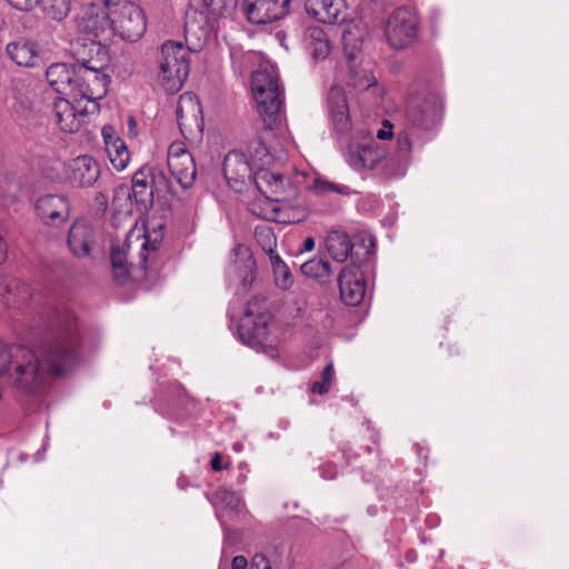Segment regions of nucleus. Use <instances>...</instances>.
Returning a JSON list of instances; mask_svg holds the SVG:
<instances>
[{
	"label": "nucleus",
	"instance_id": "a18cd8bd",
	"mask_svg": "<svg viewBox=\"0 0 569 569\" xmlns=\"http://www.w3.org/2000/svg\"><path fill=\"white\" fill-rule=\"evenodd\" d=\"M315 190L318 193H327L329 191H335L338 193H345L346 188L342 186H338L328 181L316 180L315 181Z\"/></svg>",
	"mask_w": 569,
	"mask_h": 569
},
{
	"label": "nucleus",
	"instance_id": "6e6552de",
	"mask_svg": "<svg viewBox=\"0 0 569 569\" xmlns=\"http://www.w3.org/2000/svg\"><path fill=\"white\" fill-rule=\"evenodd\" d=\"M418 33V18L407 8L396 9L387 20L385 36L395 49H402L416 39Z\"/></svg>",
	"mask_w": 569,
	"mask_h": 569
},
{
	"label": "nucleus",
	"instance_id": "f3484780",
	"mask_svg": "<svg viewBox=\"0 0 569 569\" xmlns=\"http://www.w3.org/2000/svg\"><path fill=\"white\" fill-rule=\"evenodd\" d=\"M223 174L228 184L237 192H241L244 186L253 179L250 162L243 153L237 151L226 156Z\"/></svg>",
	"mask_w": 569,
	"mask_h": 569
},
{
	"label": "nucleus",
	"instance_id": "20e7f679",
	"mask_svg": "<svg viewBox=\"0 0 569 569\" xmlns=\"http://www.w3.org/2000/svg\"><path fill=\"white\" fill-rule=\"evenodd\" d=\"M158 68V83L167 92H178L189 73V49L180 41H166L160 49Z\"/></svg>",
	"mask_w": 569,
	"mask_h": 569
},
{
	"label": "nucleus",
	"instance_id": "2eb2a0df",
	"mask_svg": "<svg viewBox=\"0 0 569 569\" xmlns=\"http://www.w3.org/2000/svg\"><path fill=\"white\" fill-rule=\"evenodd\" d=\"M342 43L345 54L348 61L350 62L349 70L352 79L350 84L355 89L359 90H365L373 86L376 81L372 74L365 70L358 71L356 67L351 64V62L356 60L358 53L362 48L361 36H358L351 29H348L342 34Z\"/></svg>",
	"mask_w": 569,
	"mask_h": 569
},
{
	"label": "nucleus",
	"instance_id": "f704fd0d",
	"mask_svg": "<svg viewBox=\"0 0 569 569\" xmlns=\"http://www.w3.org/2000/svg\"><path fill=\"white\" fill-rule=\"evenodd\" d=\"M106 152L114 169L121 171L127 168L130 160V153L122 139L120 141H116L113 144L111 143L106 149Z\"/></svg>",
	"mask_w": 569,
	"mask_h": 569
},
{
	"label": "nucleus",
	"instance_id": "2f4dec72",
	"mask_svg": "<svg viewBox=\"0 0 569 569\" xmlns=\"http://www.w3.org/2000/svg\"><path fill=\"white\" fill-rule=\"evenodd\" d=\"M163 224H158L157 227H153L152 229L147 228L146 234H144V241L141 244V253H140V263L143 269H146V262H147V251H156L162 239H163Z\"/></svg>",
	"mask_w": 569,
	"mask_h": 569
},
{
	"label": "nucleus",
	"instance_id": "58836bf2",
	"mask_svg": "<svg viewBox=\"0 0 569 569\" xmlns=\"http://www.w3.org/2000/svg\"><path fill=\"white\" fill-rule=\"evenodd\" d=\"M213 502L218 506L229 510H239L242 506V500L236 492L226 488H219L213 495Z\"/></svg>",
	"mask_w": 569,
	"mask_h": 569
},
{
	"label": "nucleus",
	"instance_id": "603ef678",
	"mask_svg": "<svg viewBox=\"0 0 569 569\" xmlns=\"http://www.w3.org/2000/svg\"><path fill=\"white\" fill-rule=\"evenodd\" d=\"M248 561L243 556H236L232 559L231 569H247Z\"/></svg>",
	"mask_w": 569,
	"mask_h": 569
},
{
	"label": "nucleus",
	"instance_id": "4d7b16f0",
	"mask_svg": "<svg viewBox=\"0 0 569 569\" xmlns=\"http://www.w3.org/2000/svg\"><path fill=\"white\" fill-rule=\"evenodd\" d=\"M136 127H137L136 121H134L132 118H130V120H129V131H130V133H132V132H133V129H134Z\"/></svg>",
	"mask_w": 569,
	"mask_h": 569
},
{
	"label": "nucleus",
	"instance_id": "49530a36",
	"mask_svg": "<svg viewBox=\"0 0 569 569\" xmlns=\"http://www.w3.org/2000/svg\"><path fill=\"white\" fill-rule=\"evenodd\" d=\"M12 8L20 11H31L39 3L40 0H6Z\"/></svg>",
	"mask_w": 569,
	"mask_h": 569
},
{
	"label": "nucleus",
	"instance_id": "4be33fe9",
	"mask_svg": "<svg viewBox=\"0 0 569 569\" xmlns=\"http://www.w3.org/2000/svg\"><path fill=\"white\" fill-rule=\"evenodd\" d=\"M46 78L50 87L56 92L70 98L74 96L78 68L76 69L66 63H53L47 69Z\"/></svg>",
	"mask_w": 569,
	"mask_h": 569
},
{
	"label": "nucleus",
	"instance_id": "b1692460",
	"mask_svg": "<svg viewBox=\"0 0 569 569\" xmlns=\"http://www.w3.org/2000/svg\"><path fill=\"white\" fill-rule=\"evenodd\" d=\"M252 181L266 199L279 201L284 192L286 179L281 173L261 168L254 172Z\"/></svg>",
	"mask_w": 569,
	"mask_h": 569
},
{
	"label": "nucleus",
	"instance_id": "a211bd4d",
	"mask_svg": "<svg viewBox=\"0 0 569 569\" xmlns=\"http://www.w3.org/2000/svg\"><path fill=\"white\" fill-rule=\"evenodd\" d=\"M36 210L41 220L51 226H60L69 218L68 199L62 194H46L38 198Z\"/></svg>",
	"mask_w": 569,
	"mask_h": 569
},
{
	"label": "nucleus",
	"instance_id": "423d86ee",
	"mask_svg": "<svg viewBox=\"0 0 569 569\" xmlns=\"http://www.w3.org/2000/svg\"><path fill=\"white\" fill-rule=\"evenodd\" d=\"M272 316L263 309L258 300L248 302L238 326L241 341L250 347L264 343L270 335Z\"/></svg>",
	"mask_w": 569,
	"mask_h": 569
},
{
	"label": "nucleus",
	"instance_id": "bb28decb",
	"mask_svg": "<svg viewBox=\"0 0 569 569\" xmlns=\"http://www.w3.org/2000/svg\"><path fill=\"white\" fill-rule=\"evenodd\" d=\"M233 254L236 256L234 260V269L239 273V277L241 278V286L244 290H248L254 279V267L256 261L252 257V253L250 249L242 244H237L232 249Z\"/></svg>",
	"mask_w": 569,
	"mask_h": 569
},
{
	"label": "nucleus",
	"instance_id": "ddd939ff",
	"mask_svg": "<svg viewBox=\"0 0 569 569\" xmlns=\"http://www.w3.org/2000/svg\"><path fill=\"white\" fill-rule=\"evenodd\" d=\"M291 0H243L247 19L256 24H264L286 17Z\"/></svg>",
	"mask_w": 569,
	"mask_h": 569
},
{
	"label": "nucleus",
	"instance_id": "cd10ccee",
	"mask_svg": "<svg viewBox=\"0 0 569 569\" xmlns=\"http://www.w3.org/2000/svg\"><path fill=\"white\" fill-rule=\"evenodd\" d=\"M306 48L315 60L325 59L330 52V41L323 29L309 28L305 36Z\"/></svg>",
	"mask_w": 569,
	"mask_h": 569
},
{
	"label": "nucleus",
	"instance_id": "c03bdc74",
	"mask_svg": "<svg viewBox=\"0 0 569 569\" xmlns=\"http://www.w3.org/2000/svg\"><path fill=\"white\" fill-rule=\"evenodd\" d=\"M90 41L82 44V51H78L79 60L81 61V66L79 68H88L90 67L89 61H94L98 58L97 52H90L89 50Z\"/></svg>",
	"mask_w": 569,
	"mask_h": 569
},
{
	"label": "nucleus",
	"instance_id": "5fc2aeb1",
	"mask_svg": "<svg viewBox=\"0 0 569 569\" xmlns=\"http://www.w3.org/2000/svg\"><path fill=\"white\" fill-rule=\"evenodd\" d=\"M211 467L214 471H220L222 469L221 467V455L219 452H216L212 460H211Z\"/></svg>",
	"mask_w": 569,
	"mask_h": 569
},
{
	"label": "nucleus",
	"instance_id": "c9c22d12",
	"mask_svg": "<svg viewBox=\"0 0 569 569\" xmlns=\"http://www.w3.org/2000/svg\"><path fill=\"white\" fill-rule=\"evenodd\" d=\"M274 199L256 200L250 204V211L264 219L272 221H282L279 217L278 207L274 204Z\"/></svg>",
	"mask_w": 569,
	"mask_h": 569
},
{
	"label": "nucleus",
	"instance_id": "9b49d317",
	"mask_svg": "<svg viewBox=\"0 0 569 569\" xmlns=\"http://www.w3.org/2000/svg\"><path fill=\"white\" fill-rule=\"evenodd\" d=\"M167 161L172 177L183 189L193 186L197 177L196 163L183 142L174 141L169 146Z\"/></svg>",
	"mask_w": 569,
	"mask_h": 569
},
{
	"label": "nucleus",
	"instance_id": "412c9836",
	"mask_svg": "<svg viewBox=\"0 0 569 569\" xmlns=\"http://www.w3.org/2000/svg\"><path fill=\"white\" fill-rule=\"evenodd\" d=\"M306 12L322 23L336 24L347 19L345 0H306Z\"/></svg>",
	"mask_w": 569,
	"mask_h": 569
},
{
	"label": "nucleus",
	"instance_id": "f8f14e48",
	"mask_svg": "<svg viewBox=\"0 0 569 569\" xmlns=\"http://www.w3.org/2000/svg\"><path fill=\"white\" fill-rule=\"evenodd\" d=\"M99 233L86 219L76 220L69 229L67 244L76 258L90 257L98 248Z\"/></svg>",
	"mask_w": 569,
	"mask_h": 569
},
{
	"label": "nucleus",
	"instance_id": "7ed1b4c3",
	"mask_svg": "<svg viewBox=\"0 0 569 569\" xmlns=\"http://www.w3.org/2000/svg\"><path fill=\"white\" fill-rule=\"evenodd\" d=\"M90 52H97L98 58L89 61L90 67L78 68V78H76L74 96L76 103L86 100L94 103L102 99L108 92L110 82L109 76L103 72L109 64V52L106 46L92 41L89 46ZM96 108V104H93Z\"/></svg>",
	"mask_w": 569,
	"mask_h": 569
},
{
	"label": "nucleus",
	"instance_id": "473e14b6",
	"mask_svg": "<svg viewBox=\"0 0 569 569\" xmlns=\"http://www.w3.org/2000/svg\"><path fill=\"white\" fill-rule=\"evenodd\" d=\"M43 14L54 21H62L70 12V0H40Z\"/></svg>",
	"mask_w": 569,
	"mask_h": 569
},
{
	"label": "nucleus",
	"instance_id": "09e8293b",
	"mask_svg": "<svg viewBox=\"0 0 569 569\" xmlns=\"http://www.w3.org/2000/svg\"><path fill=\"white\" fill-rule=\"evenodd\" d=\"M250 569H271V566L263 555H256L251 560Z\"/></svg>",
	"mask_w": 569,
	"mask_h": 569
},
{
	"label": "nucleus",
	"instance_id": "0eeeda50",
	"mask_svg": "<svg viewBox=\"0 0 569 569\" xmlns=\"http://www.w3.org/2000/svg\"><path fill=\"white\" fill-rule=\"evenodd\" d=\"M177 121L181 134L191 143L202 140L203 116L201 103L192 92H184L179 97L177 103Z\"/></svg>",
	"mask_w": 569,
	"mask_h": 569
},
{
	"label": "nucleus",
	"instance_id": "c756f323",
	"mask_svg": "<svg viewBox=\"0 0 569 569\" xmlns=\"http://www.w3.org/2000/svg\"><path fill=\"white\" fill-rule=\"evenodd\" d=\"M20 191L21 184L13 174H0V202L2 204L14 203L19 199Z\"/></svg>",
	"mask_w": 569,
	"mask_h": 569
},
{
	"label": "nucleus",
	"instance_id": "f257e3e1",
	"mask_svg": "<svg viewBox=\"0 0 569 569\" xmlns=\"http://www.w3.org/2000/svg\"><path fill=\"white\" fill-rule=\"evenodd\" d=\"M78 339L72 328L54 333L43 346L41 357L33 350L14 346L10 381L21 391L32 393L42 388L48 375L59 376L77 362Z\"/></svg>",
	"mask_w": 569,
	"mask_h": 569
},
{
	"label": "nucleus",
	"instance_id": "7c9ffc66",
	"mask_svg": "<svg viewBox=\"0 0 569 569\" xmlns=\"http://www.w3.org/2000/svg\"><path fill=\"white\" fill-rule=\"evenodd\" d=\"M269 261L272 267L276 286L281 290L290 289L293 286L295 280L293 274L291 273L286 262L280 258L279 254L272 256Z\"/></svg>",
	"mask_w": 569,
	"mask_h": 569
},
{
	"label": "nucleus",
	"instance_id": "37998d69",
	"mask_svg": "<svg viewBox=\"0 0 569 569\" xmlns=\"http://www.w3.org/2000/svg\"><path fill=\"white\" fill-rule=\"evenodd\" d=\"M397 149L400 158H407L411 152V140L408 132H399L397 136Z\"/></svg>",
	"mask_w": 569,
	"mask_h": 569
},
{
	"label": "nucleus",
	"instance_id": "3c124183",
	"mask_svg": "<svg viewBox=\"0 0 569 569\" xmlns=\"http://www.w3.org/2000/svg\"><path fill=\"white\" fill-rule=\"evenodd\" d=\"M329 387H330V385H328L323 380L316 381V382L312 383L311 391L313 393L323 395V393L328 392Z\"/></svg>",
	"mask_w": 569,
	"mask_h": 569
},
{
	"label": "nucleus",
	"instance_id": "39448f33",
	"mask_svg": "<svg viewBox=\"0 0 569 569\" xmlns=\"http://www.w3.org/2000/svg\"><path fill=\"white\" fill-rule=\"evenodd\" d=\"M119 0H91L77 20L78 30L92 41L109 40L114 34L113 16Z\"/></svg>",
	"mask_w": 569,
	"mask_h": 569
},
{
	"label": "nucleus",
	"instance_id": "dca6fc26",
	"mask_svg": "<svg viewBox=\"0 0 569 569\" xmlns=\"http://www.w3.org/2000/svg\"><path fill=\"white\" fill-rule=\"evenodd\" d=\"M339 290L341 300L348 306H358L366 295V280L361 270L349 264L339 274Z\"/></svg>",
	"mask_w": 569,
	"mask_h": 569
},
{
	"label": "nucleus",
	"instance_id": "5701e85b",
	"mask_svg": "<svg viewBox=\"0 0 569 569\" xmlns=\"http://www.w3.org/2000/svg\"><path fill=\"white\" fill-rule=\"evenodd\" d=\"M69 181L77 187H90L99 178L100 170L96 160L89 156H81L69 163Z\"/></svg>",
	"mask_w": 569,
	"mask_h": 569
},
{
	"label": "nucleus",
	"instance_id": "a878e982",
	"mask_svg": "<svg viewBox=\"0 0 569 569\" xmlns=\"http://www.w3.org/2000/svg\"><path fill=\"white\" fill-rule=\"evenodd\" d=\"M7 53L18 66L34 68L41 64V56L37 44L28 40L8 43Z\"/></svg>",
	"mask_w": 569,
	"mask_h": 569
},
{
	"label": "nucleus",
	"instance_id": "864d4df0",
	"mask_svg": "<svg viewBox=\"0 0 569 569\" xmlns=\"http://www.w3.org/2000/svg\"><path fill=\"white\" fill-rule=\"evenodd\" d=\"M333 379V366L331 363L327 365L322 371V380L328 385H331Z\"/></svg>",
	"mask_w": 569,
	"mask_h": 569
},
{
	"label": "nucleus",
	"instance_id": "4c0bfd02",
	"mask_svg": "<svg viewBox=\"0 0 569 569\" xmlns=\"http://www.w3.org/2000/svg\"><path fill=\"white\" fill-rule=\"evenodd\" d=\"M300 271L308 278H325L331 273V268L328 261L315 258L302 263Z\"/></svg>",
	"mask_w": 569,
	"mask_h": 569
},
{
	"label": "nucleus",
	"instance_id": "6e6d98bb",
	"mask_svg": "<svg viewBox=\"0 0 569 569\" xmlns=\"http://www.w3.org/2000/svg\"><path fill=\"white\" fill-rule=\"evenodd\" d=\"M315 248V240L313 238L309 237L303 241V250L305 251H311Z\"/></svg>",
	"mask_w": 569,
	"mask_h": 569
},
{
	"label": "nucleus",
	"instance_id": "e433bc0d",
	"mask_svg": "<svg viewBox=\"0 0 569 569\" xmlns=\"http://www.w3.org/2000/svg\"><path fill=\"white\" fill-rule=\"evenodd\" d=\"M113 277L118 281H123L129 276V267L127 263V253L123 249L113 246L110 253Z\"/></svg>",
	"mask_w": 569,
	"mask_h": 569
},
{
	"label": "nucleus",
	"instance_id": "4468645a",
	"mask_svg": "<svg viewBox=\"0 0 569 569\" xmlns=\"http://www.w3.org/2000/svg\"><path fill=\"white\" fill-rule=\"evenodd\" d=\"M386 150L375 141L352 142L349 146L347 161L357 171L373 170L386 158Z\"/></svg>",
	"mask_w": 569,
	"mask_h": 569
},
{
	"label": "nucleus",
	"instance_id": "de8ad7c7",
	"mask_svg": "<svg viewBox=\"0 0 569 569\" xmlns=\"http://www.w3.org/2000/svg\"><path fill=\"white\" fill-rule=\"evenodd\" d=\"M101 134H102V138H103V142H104V148L107 149L111 143H116V141H120L121 138H119L117 134H116V130L112 126H104L101 130Z\"/></svg>",
	"mask_w": 569,
	"mask_h": 569
},
{
	"label": "nucleus",
	"instance_id": "a19ab883",
	"mask_svg": "<svg viewBox=\"0 0 569 569\" xmlns=\"http://www.w3.org/2000/svg\"><path fill=\"white\" fill-rule=\"evenodd\" d=\"M249 153H250V157H251L252 161L254 162V164H258L259 162L261 164H266L269 162V159H270L269 150L263 143H261L259 141L252 142L249 146Z\"/></svg>",
	"mask_w": 569,
	"mask_h": 569
},
{
	"label": "nucleus",
	"instance_id": "9d476101",
	"mask_svg": "<svg viewBox=\"0 0 569 569\" xmlns=\"http://www.w3.org/2000/svg\"><path fill=\"white\" fill-rule=\"evenodd\" d=\"M158 178L162 179L163 176L161 172H156L154 168H140L133 174L131 190L128 187H119L116 190L113 203L116 204L123 200V207L127 209V211H131V196L136 198L137 202H144L147 197L152 198L153 184Z\"/></svg>",
	"mask_w": 569,
	"mask_h": 569
},
{
	"label": "nucleus",
	"instance_id": "c85d7f7f",
	"mask_svg": "<svg viewBox=\"0 0 569 569\" xmlns=\"http://www.w3.org/2000/svg\"><path fill=\"white\" fill-rule=\"evenodd\" d=\"M326 249L333 260L343 262L351 252L352 243L347 233L333 230L326 237Z\"/></svg>",
	"mask_w": 569,
	"mask_h": 569
},
{
	"label": "nucleus",
	"instance_id": "393cba45",
	"mask_svg": "<svg viewBox=\"0 0 569 569\" xmlns=\"http://www.w3.org/2000/svg\"><path fill=\"white\" fill-rule=\"evenodd\" d=\"M329 110L335 129L348 132L351 128L349 107L345 93L339 88H332L328 97Z\"/></svg>",
	"mask_w": 569,
	"mask_h": 569
},
{
	"label": "nucleus",
	"instance_id": "ea45409f",
	"mask_svg": "<svg viewBox=\"0 0 569 569\" xmlns=\"http://www.w3.org/2000/svg\"><path fill=\"white\" fill-rule=\"evenodd\" d=\"M207 8L216 16H223L234 9L237 0H203Z\"/></svg>",
	"mask_w": 569,
	"mask_h": 569
},
{
	"label": "nucleus",
	"instance_id": "aec40b11",
	"mask_svg": "<svg viewBox=\"0 0 569 569\" xmlns=\"http://www.w3.org/2000/svg\"><path fill=\"white\" fill-rule=\"evenodd\" d=\"M74 106L68 99L59 98L53 103V120L60 130L64 132H77L83 124L88 111L80 107V103Z\"/></svg>",
	"mask_w": 569,
	"mask_h": 569
},
{
	"label": "nucleus",
	"instance_id": "72a5a7b5",
	"mask_svg": "<svg viewBox=\"0 0 569 569\" xmlns=\"http://www.w3.org/2000/svg\"><path fill=\"white\" fill-rule=\"evenodd\" d=\"M254 238L261 249L268 254L269 259L272 256H278L276 252L277 238L272 228L268 224H259L254 228Z\"/></svg>",
	"mask_w": 569,
	"mask_h": 569
},
{
	"label": "nucleus",
	"instance_id": "6ab92c4d",
	"mask_svg": "<svg viewBox=\"0 0 569 569\" xmlns=\"http://www.w3.org/2000/svg\"><path fill=\"white\" fill-rule=\"evenodd\" d=\"M441 111V103L436 97L415 99L408 104L407 117L415 127L430 128L437 123Z\"/></svg>",
	"mask_w": 569,
	"mask_h": 569
},
{
	"label": "nucleus",
	"instance_id": "1a4fd4ad",
	"mask_svg": "<svg viewBox=\"0 0 569 569\" xmlns=\"http://www.w3.org/2000/svg\"><path fill=\"white\" fill-rule=\"evenodd\" d=\"M114 33L124 40L138 41L147 30V18L142 9L127 0H119L113 16Z\"/></svg>",
	"mask_w": 569,
	"mask_h": 569
},
{
	"label": "nucleus",
	"instance_id": "f03ea898",
	"mask_svg": "<svg viewBox=\"0 0 569 569\" xmlns=\"http://www.w3.org/2000/svg\"><path fill=\"white\" fill-rule=\"evenodd\" d=\"M278 78V71L273 66L261 67L251 76V90L257 102V111L266 129L273 127L283 107V92Z\"/></svg>",
	"mask_w": 569,
	"mask_h": 569
},
{
	"label": "nucleus",
	"instance_id": "8fccbe9b",
	"mask_svg": "<svg viewBox=\"0 0 569 569\" xmlns=\"http://www.w3.org/2000/svg\"><path fill=\"white\" fill-rule=\"evenodd\" d=\"M392 124L389 121H383L382 128L377 131V138L379 140H388L392 138Z\"/></svg>",
	"mask_w": 569,
	"mask_h": 569
},
{
	"label": "nucleus",
	"instance_id": "79ce46f5",
	"mask_svg": "<svg viewBox=\"0 0 569 569\" xmlns=\"http://www.w3.org/2000/svg\"><path fill=\"white\" fill-rule=\"evenodd\" d=\"M14 346L7 345L0 339V378L8 372L12 359Z\"/></svg>",
	"mask_w": 569,
	"mask_h": 569
}]
</instances>
